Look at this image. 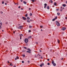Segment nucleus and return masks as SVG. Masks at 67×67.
Returning a JSON list of instances; mask_svg holds the SVG:
<instances>
[{"label":"nucleus","mask_w":67,"mask_h":67,"mask_svg":"<svg viewBox=\"0 0 67 67\" xmlns=\"http://www.w3.org/2000/svg\"><path fill=\"white\" fill-rule=\"evenodd\" d=\"M56 24L57 26H60V23L58 21H56Z\"/></svg>","instance_id":"obj_1"},{"label":"nucleus","mask_w":67,"mask_h":67,"mask_svg":"<svg viewBox=\"0 0 67 67\" xmlns=\"http://www.w3.org/2000/svg\"><path fill=\"white\" fill-rule=\"evenodd\" d=\"M28 40L27 38H25V42L26 43L28 42Z\"/></svg>","instance_id":"obj_2"},{"label":"nucleus","mask_w":67,"mask_h":67,"mask_svg":"<svg viewBox=\"0 0 67 67\" xmlns=\"http://www.w3.org/2000/svg\"><path fill=\"white\" fill-rule=\"evenodd\" d=\"M23 28V26H20L19 27L18 29H22Z\"/></svg>","instance_id":"obj_3"},{"label":"nucleus","mask_w":67,"mask_h":67,"mask_svg":"<svg viewBox=\"0 0 67 67\" xmlns=\"http://www.w3.org/2000/svg\"><path fill=\"white\" fill-rule=\"evenodd\" d=\"M61 29L62 30H63V31H64L65 30H66V28H65V27H64L62 28Z\"/></svg>","instance_id":"obj_4"},{"label":"nucleus","mask_w":67,"mask_h":67,"mask_svg":"<svg viewBox=\"0 0 67 67\" xmlns=\"http://www.w3.org/2000/svg\"><path fill=\"white\" fill-rule=\"evenodd\" d=\"M44 63H42L41 64H40V67H42V66H44Z\"/></svg>","instance_id":"obj_5"},{"label":"nucleus","mask_w":67,"mask_h":67,"mask_svg":"<svg viewBox=\"0 0 67 67\" xmlns=\"http://www.w3.org/2000/svg\"><path fill=\"white\" fill-rule=\"evenodd\" d=\"M23 19L24 20H26V18L24 17H23Z\"/></svg>","instance_id":"obj_6"},{"label":"nucleus","mask_w":67,"mask_h":67,"mask_svg":"<svg viewBox=\"0 0 67 67\" xmlns=\"http://www.w3.org/2000/svg\"><path fill=\"white\" fill-rule=\"evenodd\" d=\"M19 36L20 37H22V36H23V35H22V34H21V35H19Z\"/></svg>","instance_id":"obj_7"},{"label":"nucleus","mask_w":67,"mask_h":67,"mask_svg":"<svg viewBox=\"0 0 67 67\" xmlns=\"http://www.w3.org/2000/svg\"><path fill=\"white\" fill-rule=\"evenodd\" d=\"M27 53H31V52L30 51H26Z\"/></svg>","instance_id":"obj_8"},{"label":"nucleus","mask_w":67,"mask_h":67,"mask_svg":"<svg viewBox=\"0 0 67 67\" xmlns=\"http://www.w3.org/2000/svg\"><path fill=\"white\" fill-rule=\"evenodd\" d=\"M47 9H48V10H49V7L48 6H47Z\"/></svg>","instance_id":"obj_9"},{"label":"nucleus","mask_w":67,"mask_h":67,"mask_svg":"<svg viewBox=\"0 0 67 67\" xmlns=\"http://www.w3.org/2000/svg\"><path fill=\"white\" fill-rule=\"evenodd\" d=\"M53 66H55L56 65V63H54L53 64Z\"/></svg>","instance_id":"obj_10"},{"label":"nucleus","mask_w":67,"mask_h":67,"mask_svg":"<svg viewBox=\"0 0 67 67\" xmlns=\"http://www.w3.org/2000/svg\"><path fill=\"white\" fill-rule=\"evenodd\" d=\"M27 50H28V51H29L31 52V50L30 49H27Z\"/></svg>","instance_id":"obj_11"},{"label":"nucleus","mask_w":67,"mask_h":67,"mask_svg":"<svg viewBox=\"0 0 67 67\" xmlns=\"http://www.w3.org/2000/svg\"><path fill=\"white\" fill-rule=\"evenodd\" d=\"M23 3H24L25 4H26V3H27L26 2L24 1L23 2Z\"/></svg>","instance_id":"obj_12"},{"label":"nucleus","mask_w":67,"mask_h":67,"mask_svg":"<svg viewBox=\"0 0 67 67\" xmlns=\"http://www.w3.org/2000/svg\"><path fill=\"white\" fill-rule=\"evenodd\" d=\"M62 6H63V7H66V4H63L62 5Z\"/></svg>","instance_id":"obj_13"},{"label":"nucleus","mask_w":67,"mask_h":67,"mask_svg":"<svg viewBox=\"0 0 67 67\" xmlns=\"http://www.w3.org/2000/svg\"><path fill=\"white\" fill-rule=\"evenodd\" d=\"M49 2H51L52 3H53V1H52V0H50L49 1Z\"/></svg>","instance_id":"obj_14"},{"label":"nucleus","mask_w":67,"mask_h":67,"mask_svg":"<svg viewBox=\"0 0 67 67\" xmlns=\"http://www.w3.org/2000/svg\"><path fill=\"white\" fill-rule=\"evenodd\" d=\"M58 42L59 43H60V41L58 39Z\"/></svg>","instance_id":"obj_15"},{"label":"nucleus","mask_w":67,"mask_h":67,"mask_svg":"<svg viewBox=\"0 0 67 67\" xmlns=\"http://www.w3.org/2000/svg\"><path fill=\"white\" fill-rule=\"evenodd\" d=\"M52 64H53L54 63V61L53 60H52Z\"/></svg>","instance_id":"obj_16"},{"label":"nucleus","mask_w":67,"mask_h":67,"mask_svg":"<svg viewBox=\"0 0 67 67\" xmlns=\"http://www.w3.org/2000/svg\"><path fill=\"white\" fill-rule=\"evenodd\" d=\"M27 20H30V18H29L28 17H27Z\"/></svg>","instance_id":"obj_17"},{"label":"nucleus","mask_w":67,"mask_h":67,"mask_svg":"<svg viewBox=\"0 0 67 67\" xmlns=\"http://www.w3.org/2000/svg\"><path fill=\"white\" fill-rule=\"evenodd\" d=\"M56 4H57L55 2L54 3V5H56Z\"/></svg>","instance_id":"obj_18"},{"label":"nucleus","mask_w":67,"mask_h":67,"mask_svg":"<svg viewBox=\"0 0 67 67\" xmlns=\"http://www.w3.org/2000/svg\"><path fill=\"white\" fill-rule=\"evenodd\" d=\"M25 16L26 17H27V14H26V15H25Z\"/></svg>","instance_id":"obj_19"},{"label":"nucleus","mask_w":67,"mask_h":67,"mask_svg":"<svg viewBox=\"0 0 67 67\" xmlns=\"http://www.w3.org/2000/svg\"><path fill=\"white\" fill-rule=\"evenodd\" d=\"M44 5H45V6H46H46H47V4L46 3L44 4Z\"/></svg>","instance_id":"obj_20"},{"label":"nucleus","mask_w":67,"mask_h":67,"mask_svg":"<svg viewBox=\"0 0 67 67\" xmlns=\"http://www.w3.org/2000/svg\"><path fill=\"white\" fill-rule=\"evenodd\" d=\"M0 25H2V22H1L0 23Z\"/></svg>","instance_id":"obj_21"},{"label":"nucleus","mask_w":67,"mask_h":67,"mask_svg":"<svg viewBox=\"0 0 67 67\" xmlns=\"http://www.w3.org/2000/svg\"><path fill=\"white\" fill-rule=\"evenodd\" d=\"M55 18H54L52 19V21H55Z\"/></svg>","instance_id":"obj_22"},{"label":"nucleus","mask_w":67,"mask_h":67,"mask_svg":"<svg viewBox=\"0 0 67 67\" xmlns=\"http://www.w3.org/2000/svg\"><path fill=\"white\" fill-rule=\"evenodd\" d=\"M27 22L28 23H30V20H27Z\"/></svg>","instance_id":"obj_23"},{"label":"nucleus","mask_w":67,"mask_h":67,"mask_svg":"<svg viewBox=\"0 0 67 67\" xmlns=\"http://www.w3.org/2000/svg\"><path fill=\"white\" fill-rule=\"evenodd\" d=\"M16 58L17 59H19V57L18 56H17Z\"/></svg>","instance_id":"obj_24"},{"label":"nucleus","mask_w":67,"mask_h":67,"mask_svg":"<svg viewBox=\"0 0 67 67\" xmlns=\"http://www.w3.org/2000/svg\"><path fill=\"white\" fill-rule=\"evenodd\" d=\"M26 51V50H23L22 51L23 52H25V51Z\"/></svg>","instance_id":"obj_25"},{"label":"nucleus","mask_w":67,"mask_h":67,"mask_svg":"<svg viewBox=\"0 0 67 67\" xmlns=\"http://www.w3.org/2000/svg\"><path fill=\"white\" fill-rule=\"evenodd\" d=\"M54 19H55V20H56V19H57V17L56 16L55 17V18H54Z\"/></svg>","instance_id":"obj_26"},{"label":"nucleus","mask_w":67,"mask_h":67,"mask_svg":"<svg viewBox=\"0 0 67 67\" xmlns=\"http://www.w3.org/2000/svg\"><path fill=\"white\" fill-rule=\"evenodd\" d=\"M22 56L23 57H25V55L24 54H23L22 55Z\"/></svg>","instance_id":"obj_27"},{"label":"nucleus","mask_w":67,"mask_h":67,"mask_svg":"<svg viewBox=\"0 0 67 67\" xmlns=\"http://www.w3.org/2000/svg\"><path fill=\"white\" fill-rule=\"evenodd\" d=\"M57 14L58 15H59V14H60V13H57Z\"/></svg>","instance_id":"obj_28"},{"label":"nucleus","mask_w":67,"mask_h":67,"mask_svg":"<svg viewBox=\"0 0 67 67\" xmlns=\"http://www.w3.org/2000/svg\"><path fill=\"white\" fill-rule=\"evenodd\" d=\"M29 27L30 28H31V27H32V26H30Z\"/></svg>","instance_id":"obj_29"},{"label":"nucleus","mask_w":67,"mask_h":67,"mask_svg":"<svg viewBox=\"0 0 67 67\" xmlns=\"http://www.w3.org/2000/svg\"><path fill=\"white\" fill-rule=\"evenodd\" d=\"M31 1H32V2H34V1H35V0H31Z\"/></svg>","instance_id":"obj_30"},{"label":"nucleus","mask_w":67,"mask_h":67,"mask_svg":"<svg viewBox=\"0 0 67 67\" xmlns=\"http://www.w3.org/2000/svg\"><path fill=\"white\" fill-rule=\"evenodd\" d=\"M24 48L25 49H27V48H26V47H24Z\"/></svg>","instance_id":"obj_31"},{"label":"nucleus","mask_w":67,"mask_h":67,"mask_svg":"<svg viewBox=\"0 0 67 67\" xmlns=\"http://www.w3.org/2000/svg\"><path fill=\"white\" fill-rule=\"evenodd\" d=\"M2 27H1V26L0 25V29H1Z\"/></svg>","instance_id":"obj_32"},{"label":"nucleus","mask_w":67,"mask_h":67,"mask_svg":"<svg viewBox=\"0 0 67 67\" xmlns=\"http://www.w3.org/2000/svg\"><path fill=\"white\" fill-rule=\"evenodd\" d=\"M30 16H32V13L30 14Z\"/></svg>","instance_id":"obj_33"},{"label":"nucleus","mask_w":67,"mask_h":67,"mask_svg":"<svg viewBox=\"0 0 67 67\" xmlns=\"http://www.w3.org/2000/svg\"><path fill=\"white\" fill-rule=\"evenodd\" d=\"M4 1H3L2 2V4H4Z\"/></svg>","instance_id":"obj_34"},{"label":"nucleus","mask_w":67,"mask_h":67,"mask_svg":"<svg viewBox=\"0 0 67 67\" xmlns=\"http://www.w3.org/2000/svg\"><path fill=\"white\" fill-rule=\"evenodd\" d=\"M40 27H41V28H42V27H43V26H40Z\"/></svg>","instance_id":"obj_35"},{"label":"nucleus","mask_w":67,"mask_h":67,"mask_svg":"<svg viewBox=\"0 0 67 67\" xmlns=\"http://www.w3.org/2000/svg\"><path fill=\"white\" fill-rule=\"evenodd\" d=\"M47 64L48 65H50V63H48Z\"/></svg>","instance_id":"obj_36"},{"label":"nucleus","mask_w":67,"mask_h":67,"mask_svg":"<svg viewBox=\"0 0 67 67\" xmlns=\"http://www.w3.org/2000/svg\"><path fill=\"white\" fill-rule=\"evenodd\" d=\"M5 5H7V3H5Z\"/></svg>","instance_id":"obj_37"},{"label":"nucleus","mask_w":67,"mask_h":67,"mask_svg":"<svg viewBox=\"0 0 67 67\" xmlns=\"http://www.w3.org/2000/svg\"><path fill=\"white\" fill-rule=\"evenodd\" d=\"M22 63H24V61H22Z\"/></svg>","instance_id":"obj_38"},{"label":"nucleus","mask_w":67,"mask_h":67,"mask_svg":"<svg viewBox=\"0 0 67 67\" xmlns=\"http://www.w3.org/2000/svg\"><path fill=\"white\" fill-rule=\"evenodd\" d=\"M57 11H58L59 10V9H56Z\"/></svg>","instance_id":"obj_39"},{"label":"nucleus","mask_w":67,"mask_h":67,"mask_svg":"<svg viewBox=\"0 0 67 67\" xmlns=\"http://www.w3.org/2000/svg\"><path fill=\"white\" fill-rule=\"evenodd\" d=\"M15 60H17V58H15Z\"/></svg>","instance_id":"obj_40"},{"label":"nucleus","mask_w":67,"mask_h":67,"mask_svg":"<svg viewBox=\"0 0 67 67\" xmlns=\"http://www.w3.org/2000/svg\"><path fill=\"white\" fill-rule=\"evenodd\" d=\"M11 64H12V63H10V64L9 65L10 66H11Z\"/></svg>","instance_id":"obj_41"},{"label":"nucleus","mask_w":67,"mask_h":67,"mask_svg":"<svg viewBox=\"0 0 67 67\" xmlns=\"http://www.w3.org/2000/svg\"><path fill=\"white\" fill-rule=\"evenodd\" d=\"M31 31L30 30H29V32H31Z\"/></svg>","instance_id":"obj_42"},{"label":"nucleus","mask_w":67,"mask_h":67,"mask_svg":"<svg viewBox=\"0 0 67 67\" xmlns=\"http://www.w3.org/2000/svg\"><path fill=\"white\" fill-rule=\"evenodd\" d=\"M36 44H38V42H36Z\"/></svg>","instance_id":"obj_43"},{"label":"nucleus","mask_w":67,"mask_h":67,"mask_svg":"<svg viewBox=\"0 0 67 67\" xmlns=\"http://www.w3.org/2000/svg\"><path fill=\"white\" fill-rule=\"evenodd\" d=\"M41 59H43V57H42V56H41Z\"/></svg>","instance_id":"obj_44"},{"label":"nucleus","mask_w":67,"mask_h":67,"mask_svg":"<svg viewBox=\"0 0 67 67\" xmlns=\"http://www.w3.org/2000/svg\"><path fill=\"white\" fill-rule=\"evenodd\" d=\"M27 62L28 63H30V61H28Z\"/></svg>","instance_id":"obj_45"},{"label":"nucleus","mask_w":67,"mask_h":67,"mask_svg":"<svg viewBox=\"0 0 67 67\" xmlns=\"http://www.w3.org/2000/svg\"><path fill=\"white\" fill-rule=\"evenodd\" d=\"M29 37V38H31L32 37V36H30Z\"/></svg>","instance_id":"obj_46"},{"label":"nucleus","mask_w":67,"mask_h":67,"mask_svg":"<svg viewBox=\"0 0 67 67\" xmlns=\"http://www.w3.org/2000/svg\"><path fill=\"white\" fill-rule=\"evenodd\" d=\"M8 64H10V63L9 62V61H8Z\"/></svg>","instance_id":"obj_47"},{"label":"nucleus","mask_w":67,"mask_h":67,"mask_svg":"<svg viewBox=\"0 0 67 67\" xmlns=\"http://www.w3.org/2000/svg\"><path fill=\"white\" fill-rule=\"evenodd\" d=\"M38 56H41V55H40V54H38Z\"/></svg>","instance_id":"obj_48"},{"label":"nucleus","mask_w":67,"mask_h":67,"mask_svg":"<svg viewBox=\"0 0 67 67\" xmlns=\"http://www.w3.org/2000/svg\"><path fill=\"white\" fill-rule=\"evenodd\" d=\"M22 37H20V40H21V39H22Z\"/></svg>","instance_id":"obj_49"},{"label":"nucleus","mask_w":67,"mask_h":67,"mask_svg":"<svg viewBox=\"0 0 67 67\" xmlns=\"http://www.w3.org/2000/svg\"><path fill=\"white\" fill-rule=\"evenodd\" d=\"M21 8V7H20V6L18 7V8Z\"/></svg>","instance_id":"obj_50"},{"label":"nucleus","mask_w":67,"mask_h":67,"mask_svg":"<svg viewBox=\"0 0 67 67\" xmlns=\"http://www.w3.org/2000/svg\"><path fill=\"white\" fill-rule=\"evenodd\" d=\"M8 24V23L6 22V23H5V24Z\"/></svg>","instance_id":"obj_51"},{"label":"nucleus","mask_w":67,"mask_h":67,"mask_svg":"<svg viewBox=\"0 0 67 67\" xmlns=\"http://www.w3.org/2000/svg\"><path fill=\"white\" fill-rule=\"evenodd\" d=\"M20 1L21 2H22V1H23V0H20Z\"/></svg>","instance_id":"obj_52"},{"label":"nucleus","mask_w":67,"mask_h":67,"mask_svg":"<svg viewBox=\"0 0 67 67\" xmlns=\"http://www.w3.org/2000/svg\"><path fill=\"white\" fill-rule=\"evenodd\" d=\"M62 10H63L62 9H60V11H62Z\"/></svg>","instance_id":"obj_53"},{"label":"nucleus","mask_w":67,"mask_h":67,"mask_svg":"<svg viewBox=\"0 0 67 67\" xmlns=\"http://www.w3.org/2000/svg\"><path fill=\"white\" fill-rule=\"evenodd\" d=\"M47 60H48V61H49V59H47Z\"/></svg>","instance_id":"obj_54"},{"label":"nucleus","mask_w":67,"mask_h":67,"mask_svg":"<svg viewBox=\"0 0 67 67\" xmlns=\"http://www.w3.org/2000/svg\"><path fill=\"white\" fill-rule=\"evenodd\" d=\"M29 10H31V8H29Z\"/></svg>","instance_id":"obj_55"},{"label":"nucleus","mask_w":67,"mask_h":67,"mask_svg":"<svg viewBox=\"0 0 67 67\" xmlns=\"http://www.w3.org/2000/svg\"><path fill=\"white\" fill-rule=\"evenodd\" d=\"M65 19H67V17H66L65 18Z\"/></svg>","instance_id":"obj_56"},{"label":"nucleus","mask_w":67,"mask_h":67,"mask_svg":"<svg viewBox=\"0 0 67 67\" xmlns=\"http://www.w3.org/2000/svg\"><path fill=\"white\" fill-rule=\"evenodd\" d=\"M46 6H44V8H46Z\"/></svg>","instance_id":"obj_57"},{"label":"nucleus","mask_w":67,"mask_h":67,"mask_svg":"<svg viewBox=\"0 0 67 67\" xmlns=\"http://www.w3.org/2000/svg\"><path fill=\"white\" fill-rule=\"evenodd\" d=\"M41 31H43V30H42V29H41Z\"/></svg>","instance_id":"obj_58"},{"label":"nucleus","mask_w":67,"mask_h":67,"mask_svg":"<svg viewBox=\"0 0 67 67\" xmlns=\"http://www.w3.org/2000/svg\"><path fill=\"white\" fill-rule=\"evenodd\" d=\"M40 52H42V51L41 50H40Z\"/></svg>","instance_id":"obj_59"},{"label":"nucleus","mask_w":67,"mask_h":67,"mask_svg":"<svg viewBox=\"0 0 67 67\" xmlns=\"http://www.w3.org/2000/svg\"><path fill=\"white\" fill-rule=\"evenodd\" d=\"M13 67H16V66H14Z\"/></svg>","instance_id":"obj_60"},{"label":"nucleus","mask_w":67,"mask_h":67,"mask_svg":"<svg viewBox=\"0 0 67 67\" xmlns=\"http://www.w3.org/2000/svg\"><path fill=\"white\" fill-rule=\"evenodd\" d=\"M30 38L29 37H28V38L29 39Z\"/></svg>","instance_id":"obj_61"},{"label":"nucleus","mask_w":67,"mask_h":67,"mask_svg":"<svg viewBox=\"0 0 67 67\" xmlns=\"http://www.w3.org/2000/svg\"><path fill=\"white\" fill-rule=\"evenodd\" d=\"M52 51V50H50V51H51H51Z\"/></svg>","instance_id":"obj_62"},{"label":"nucleus","mask_w":67,"mask_h":67,"mask_svg":"<svg viewBox=\"0 0 67 67\" xmlns=\"http://www.w3.org/2000/svg\"><path fill=\"white\" fill-rule=\"evenodd\" d=\"M61 9H62V7H61Z\"/></svg>","instance_id":"obj_63"},{"label":"nucleus","mask_w":67,"mask_h":67,"mask_svg":"<svg viewBox=\"0 0 67 67\" xmlns=\"http://www.w3.org/2000/svg\"><path fill=\"white\" fill-rule=\"evenodd\" d=\"M21 10H23V8H21Z\"/></svg>","instance_id":"obj_64"}]
</instances>
